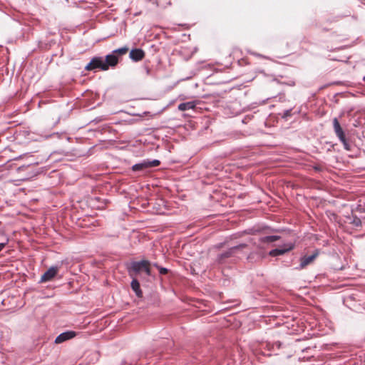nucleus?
Masks as SVG:
<instances>
[{"label":"nucleus","mask_w":365,"mask_h":365,"mask_svg":"<svg viewBox=\"0 0 365 365\" xmlns=\"http://www.w3.org/2000/svg\"><path fill=\"white\" fill-rule=\"evenodd\" d=\"M247 244L241 243L229 248L227 250L219 254L217 256L216 262L219 264L225 263L227 259L235 257V255L238 250H242L247 247Z\"/></svg>","instance_id":"obj_1"},{"label":"nucleus","mask_w":365,"mask_h":365,"mask_svg":"<svg viewBox=\"0 0 365 365\" xmlns=\"http://www.w3.org/2000/svg\"><path fill=\"white\" fill-rule=\"evenodd\" d=\"M145 264H150L148 260L143 259L140 261L131 262L128 267V272L130 277H137V275L143 272Z\"/></svg>","instance_id":"obj_2"},{"label":"nucleus","mask_w":365,"mask_h":365,"mask_svg":"<svg viewBox=\"0 0 365 365\" xmlns=\"http://www.w3.org/2000/svg\"><path fill=\"white\" fill-rule=\"evenodd\" d=\"M104 67L103 58L101 56H95L92 58L90 62L85 66V69L87 71H96V69L106 71Z\"/></svg>","instance_id":"obj_3"},{"label":"nucleus","mask_w":365,"mask_h":365,"mask_svg":"<svg viewBox=\"0 0 365 365\" xmlns=\"http://www.w3.org/2000/svg\"><path fill=\"white\" fill-rule=\"evenodd\" d=\"M103 63L106 71H108L110 68L115 67L118 63V56L113 54V52L106 56L103 58Z\"/></svg>","instance_id":"obj_4"},{"label":"nucleus","mask_w":365,"mask_h":365,"mask_svg":"<svg viewBox=\"0 0 365 365\" xmlns=\"http://www.w3.org/2000/svg\"><path fill=\"white\" fill-rule=\"evenodd\" d=\"M319 251L315 250L314 252L309 256H302L300 258V264L299 267H297V269H302L305 268L307 265L311 264L318 256Z\"/></svg>","instance_id":"obj_5"},{"label":"nucleus","mask_w":365,"mask_h":365,"mask_svg":"<svg viewBox=\"0 0 365 365\" xmlns=\"http://www.w3.org/2000/svg\"><path fill=\"white\" fill-rule=\"evenodd\" d=\"M76 336V332L74 331H66L56 336L55 339V344H61L69 339L74 338Z\"/></svg>","instance_id":"obj_6"},{"label":"nucleus","mask_w":365,"mask_h":365,"mask_svg":"<svg viewBox=\"0 0 365 365\" xmlns=\"http://www.w3.org/2000/svg\"><path fill=\"white\" fill-rule=\"evenodd\" d=\"M58 267H50L41 277L39 282H46L51 281L58 273Z\"/></svg>","instance_id":"obj_7"},{"label":"nucleus","mask_w":365,"mask_h":365,"mask_svg":"<svg viewBox=\"0 0 365 365\" xmlns=\"http://www.w3.org/2000/svg\"><path fill=\"white\" fill-rule=\"evenodd\" d=\"M145 52L141 48H133L130 51L129 57L133 61H139L143 58Z\"/></svg>","instance_id":"obj_8"},{"label":"nucleus","mask_w":365,"mask_h":365,"mask_svg":"<svg viewBox=\"0 0 365 365\" xmlns=\"http://www.w3.org/2000/svg\"><path fill=\"white\" fill-rule=\"evenodd\" d=\"M133 279L130 283L132 290L138 298L143 297V292L140 289V282L135 277H131Z\"/></svg>","instance_id":"obj_9"},{"label":"nucleus","mask_w":365,"mask_h":365,"mask_svg":"<svg viewBox=\"0 0 365 365\" xmlns=\"http://www.w3.org/2000/svg\"><path fill=\"white\" fill-rule=\"evenodd\" d=\"M197 102L195 101L181 103L178 105V110L185 111L187 110H193L196 108Z\"/></svg>","instance_id":"obj_10"},{"label":"nucleus","mask_w":365,"mask_h":365,"mask_svg":"<svg viewBox=\"0 0 365 365\" xmlns=\"http://www.w3.org/2000/svg\"><path fill=\"white\" fill-rule=\"evenodd\" d=\"M148 159L143 160L141 162L136 163L132 166L133 171L135 172H144L148 168L147 163Z\"/></svg>","instance_id":"obj_11"},{"label":"nucleus","mask_w":365,"mask_h":365,"mask_svg":"<svg viewBox=\"0 0 365 365\" xmlns=\"http://www.w3.org/2000/svg\"><path fill=\"white\" fill-rule=\"evenodd\" d=\"M336 137L339 138V141L342 143L344 148L346 150H351V145L349 142L348 139L346 138V135L344 131L341 133H339L336 135Z\"/></svg>","instance_id":"obj_12"},{"label":"nucleus","mask_w":365,"mask_h":365,"mask_svg":"<svg viewBox=\"0 0 365 365\" xmlns=\"http://www.w3.org/2000/svg\"><path fill=\"white\" fill-rule=\"evenodd\" d=\"M293 248V245H289L287 248H276L274 250H272L269 255L272 257H277L279 255H282L287 252L291 250Z\"/></svg>","instance_id":"obj_13"},{"label":"nucleus","mask_w":365,"mask_h":365,"mask_svg":"<svg viewBox=\"0 0 365 365\" xmlns=\"http://www.w3.org/2000/svg\"><path fill=\"white\" fill-rule=\"evenodd\" d=\"M282 346V344L277 341L274 343H266L264 345V348H266L268 351H274L276 349H279Z\"/></svg>","instance_id":"obj_14"},{"label":"nucleus","mask_w":365,"mask_h":365,"mask_svg":"<svg viewBox=\"0 0 365 365\" xmlns=\"http://www.w3.org/2000/svg\"><path fill=\"white\" fill-rule=\"evenodd\" d=\"M279 236L277 235H269L259 238V242L262 243H272L279 239Z\"/></svg>","instance_id":"obj_15"},{"label":"nucleus","mask_w":365,"mask_h":365,"mask_svg":"<svg viewBox=\"0 0 365 365\" xmlns=\"http://www.w3.org/2000/svg\"><path fill=\"white\" fill-rule=\"evenodd\" d=\"M332 123H333V129H334V133L336 135H338L339 133H341L344 132V130L341 127L337 118H334L332 120Z\"/></svg>","instance_id":"obj_16"},{"label":"nucleus","mask_w":365,"mask_h":365,"mask_svg":"<svg viewBox=\"0 0 365 365\" xmlns=\"http://www.w3.org/2000/svg\"><path fill=\"white\" fill-rule=\"evenodd\" d=\"M267 228V227H253L252 228H250L248 230H247L245 232L247 234H250V235H256L257 233H260L262 232L264 230H265Z\"/></svg>","instance_id":"obj_17"},{"label":"nucleus","mask_w":365,"mask_h":365,"mask_svg":"<svg viewBox=\"0 0 365 365\" xmlns=\"http://www.w3.org/2000/svg\"><path fill=\"white\" fill-rule=\"evenodd\" d=\"M128 51V48L127 46H123L117 49L113 50L112 52L113 54L117 55V56H122L125 54Z\"/></svg>","instance_id":"obj_18"},{"label":"nucleus","mask_w":365,"mask_h":365,"mask_svg":"<svg viewBox=\"0 0 365 365\" xmlns=\"http://www.w3.org/2000/svg\"><path fill=\"white\" fill-rule=\"evenodd\" d=\"M350 223L355 227H360L361 225V219L358 217L356 215H352Z\"/></svg>","instance_id":"obj_19"},{"label":"nucleus","mask_w":365,"mask_h":365,"mask_svg":"<svg viewBox=\"0 0 365 365\" xmlns=\"http://www.w3.org/2000/svg\"><path fill=\"white\" fill-rule=\"evenodd\" d=\"M292 108L284 110L283 113L281 114L282 118L284 119L285 120H287L288 118L291 117L292 115Z\"/></svg>","instance_id":"obj_20"},{"label":"nucleus","mask_w":365,"mask_h":365,"mask_svg":"<svg viewBox=\"0 0 365 365\" xmlns=\"http://www.w3.org/2000/svg\"><path fill=\"white\" fill-rule=\"evenodd\" d=\"M148 165V168H153V167H156V166H158L160 164V162L159 160H148V162H147Z\"/></svg>","instance_id":"obj_21"},{"label":"nucleus","mask_w":365,"mask_h":365,"mask_svg":"<svg viewBox=\"0 0 365 365\" xmlns=\"http://www.w3.org/2000/svg\"><path fill=\"white\" fill-rule=\"evenodd\" d=\"M149 265L150 264H145L144 269H143V272H145L147 276L151 275V270H150V268L149 267Z\"/></svg>","instance_id":"obj_22"},{"label":"nucleus","mask_w":365,"mask_h":365,"mask_svg":"<svg viewBox=\"0 0 365 365\" xmlns=\"http://www.w3.org/2000/svg\"><path fill=\"white\" fill-rule=\"evenodd\" d=\"M158 270L160 274H165L168 272V269L163 267H160Z\"/></svg>","instance_id":"obj_23"},{"label":"nucleus","mask_w":365,"mask_h":365,"mask_svg":"<svg viewBox=\"0 0 365 365\" xmlns=\"http://www.w3.org/2000/svg\"><path fill=\"white\" fill-rule=\"evenodd\" d=\"M9 242V239H6V241L4 242H1L0 243V252H1L3 250V249L6 247V245L8 244Z\"/></svg>","instance_id":"obj_24"},{"label":"nucleus","mask_w":365,"mask_h":365,"mask_svg":"<svg viewBox=\"0 0 365 365\" xmlns=\"http://www.w3.org/2000/svg\"><path fill=\"white\" fill-rule=\"evenodd\" d=\"M314 169L316 171H321V170H322L321 168H320V167H319V166H314Z\"/></svg>","instance_id":"obj_25"},{"label":"nucleus","mask_w":365,"mask_h":365,"mask_svg":"<svg viewBox=\"0 0 365 365\" xmlns=\"http://www.w3.org/2000/svg\"><path fill=\"white\" fill-rule=\"evenodd\" d=\"M153 265L156 267L158 269H159V267H160L158 263H153Z\"/></svg>","instance_id":"obj_26"},{"label":"nucleus","mask_w":365,"mask_h":365,"mask_svg":"<svg viewBox=\"0 0 365 365\" xmlns=\"http://www.w3.org/2000/svg\"><path fill=\"white\" fill-rule=\"evenodd\" d=\"M146 73H149V69H148V68L146 69Z\"/></svg>","instance_id":"obj_27"},{"label":"nucleus","mask_w":365,"mask_h":365,"mask_svg":"<svg viewBox=\"0 0 365 365\" xmlns=\"http://www.w3.org/2000/svg\"><path fill=\"white\" fill-rule=\"evenodd\" d=\"M363 81H365V76L363 77Z\"/></svg>","instance_id":"obj_28"}]
</instances>
